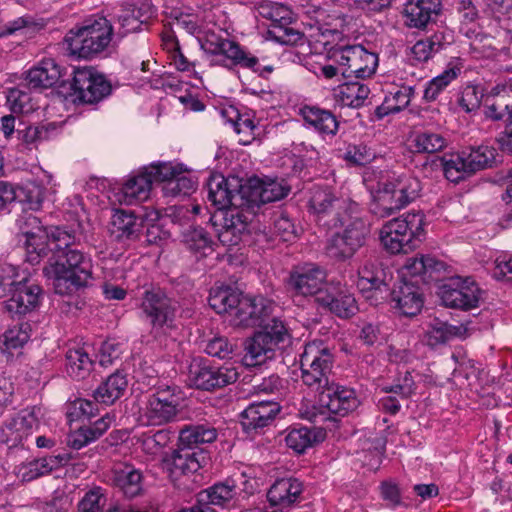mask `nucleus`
<instances>
[{
	"instance_id": "1",
	"label": "nucleus",
	"mask_w": 512,
	"mask_h": 512,
	"mask_svg": "<svg viewBox=\"0 0 512 512\" xmlns=\"http://www.w3.org/2000/svg\"><path fill=\"white\" fill-rule=\"evenodd\" d=\"M25 236L26 257L32 265L52 253L43 273L52 280L57 294L70 295L89 285L92 261L77 249L75 234L60 227L37 226L35 231H26Z\"/></svg>"
},
{
	"instance_id": "2",
	"label": "nucleus",
	"mask_w": 512,
	"mask_h": 512,
	"mask_svg": "<svg viewBox=\"0 0 512 512\" xmlns=\"http://www.w3.org/2000/svg\"><path fill=\"white\" fill-rule=\"evenodd\" d=\"M329 223L328 229L342 228L327 239L326 255L338 262L351 259L365 245L370 234L367 223L358 215V210L337 215Z\"/></svg>"
},
{
	"instance_id": "3",
	"label": "nucleus",
	"mask_w": 512,
	"mask_h": 512,
	"mask_svg": "<svg viewBox=\"0 0 512 512\" xmlns=\"http://www.w3.org/2000/svg\"><path fill=\"white\" fill-rule=\"evenodd\" d=\"M422 185L410 174L389 176L379 181L374 192L371 211L379 218H387L414 202L421 193Z\"/></svg>"
},
{
	"instance_id": "4",
	"label": "nucleus",
	"mask_w": 512,
	"mask_h": 512,
	"mask_svg": "<svg viewBox=\"0 0 512 512\" xmlns=\"http://www.w3.org/2000/svg\"><path fill=\"white\" fill-rule=\"evenodd\" d=\"M113 34V26L107 18L99 16L87 20L82 27L67 34V50L79 59H94L106 51Z\"/></svg>"
},
{
	"instance_id": "5",
	"label": "nucleus",
	"mask_w": 512,
	"mask_h": 512,
	"mask_svg": "<svg viewBox=\"0 0 512 512\" xmlns=\"http://www.w3.org/2000/svg\"><path fill=\"white\" fill-rule=\"evenodd\" d=\"M423 235L424 215L421 212H409L389 220L380 230L381 243L392 254L412 251Z\"/></svg>"
},
{
	"instance_id": "6",
	"label": "nucleus",
	"mask_w": 512,
	"mask_h": 512,
	"mask_svg": "<svg viewBox=\"0 0 512 512\" xmlns=\"http://www.w3.org/2000/svg\"><path fill=\"white\" fill-rule=\"evenodd\" d=\"M182 413V396L178 386H159L146 397L141 413L143 424L162 426L176 422Z\"/></svg>"
},
{
	"instance_id": "7",
	"label": "nucleus",
	"mask_w": 512,
	"mask_h": 512,
	"mask_svg": "<svg viewBox=\"0 0 512 512\" xmlns=\"http://www.w3.org/2000/svg\"><path fill=\"white\" fill-rule=\"evenodd\" d=\"M140 310L141 317L153 329H172L175 327L179 302L170 298L160 288H150L146 289L143 293Z\"/></svg>"
},
{
	"instance_id": "8",
	"label": "nucleus",
	"mask_w": 512,
	"mask_h": 512,
	"mask_svg": "<svg viewBox=\"0 0 512 512\" xmlns=\"http://www.w3.org/2000/svg\"><path fill=\"white\" fill-rule=\"evenodd\" d=\"M486 118L493 121L503 120L506 126L503 132L497 137V142L503 151L512 152V79L497 84L492 88L486 99L484 112Z\"/></svg>"
},
{
	"instance_id": "9",
	"label": "nucleus",
	"mask_w": 512,
	"mask_h": 512,
	"mask_svg": "<svg viewBox=\"0 0 512 512\" xmlns=\"http://www.w3.org/2000/svg\"><path fill=\"white\" fill-rule=\"evenodd\" d=\"M258 13L271 21L266 39L281 45H295L302 39L301 32L289 27L293 21V12L288 6L278 2H263L258 7Z\"/></svg>"
},
{
	"instance_id": "10",
	"label": "nucleus",
	"mask_w": 512,
	"mask_h": 512,
	"mask_svg": "<svg viewBox=\"0 0 512 512\" xmlns=\"http://www.w3.org/2000/svg\"><path fill=\"white\" fill-rule=\"evenodd\" d=\"M310 194V211L316 216L318 224L326 228L329 227L328 222H331L337 215L351 210H359L356 202L337 196L328 186L315 185L311 188Z\"/></svg>"
},
{
	"instance_id": "11",
	"label": "nucleus",
	"mask_w": 512,
	"mask_h": 512,
	"mask_svg": "<svg viewBox=\"0 0 512 512\" xmlns=\"http://www.w3.org/2000/svg\"><path fill=\"white\" fill-rule=\"evenodd\" d=\"M330 59L345 66L349 78L371 77L378 67V55L362 45H347L332 51Z\"/></svg>"
},
{
	"instance_id": "12",
	"label": "nucleus",
	"mask_w": 512,
	"mask_h": 512,
	"mask_svg": "<svg viewBox=\"0 0 512 512\" xmlns=\"http://www.w3.org/2000/svg\"><path fill=\"white\" fill-rule=\"evenodd\" d=\"M41 409L33 406L22 409L5 420L0 427V443L9 449L23 446L39 427Z\"/></svg>"
},
{
	"instance_id": "13",
	"label": "nucleus",
	"mask_w": 512,
	"mask_h": 512,
	"mask_svg": "<svg viewBox=\"0 0 512 512\" xmlns=\"http://www.w3.org/2000/svg\"><path fill=\"white\" fill-rule=\"evenodd\" d=\"M239 372L232 363L215 365L208 361H200L191 366L190 379L193 385L203 391H215L235 383Z\"/></svg>"
},
{
	"instance_id": "14",
	"label": "nucleus",
	"mask_w": 512,
	"mask_h": 512,
	"mask_svg": "<svg viewBox=\"0 0 512 512\" xmlns=\"http://www.w3.org/2000/svg\"><path fill=\"white\" fill-rule=\"evenodd\" d=\"M207 461L203 449L186 448L177 443V447L162 458V468L169 479L176 483L183 477L197 473Z\"/></svg>"
},
{
	"instance_id": "15",
	"label": "nucleus",
	"mask_w": 512,
	"mask_h": 512,
	"mask_svg": "<svg viewBox=\"0 0 512 512\" xmlns=\"http://www.w3.org/2000/svg\"><path fill=\"white\" fill-rule=\"evenodd\" d=\"M438 294L446 307L470 310L478 307L481 289L470 278H451L439 286Z\"/></svg>"
},
{
	"instance_id": "16",
	"label": "nucleus",
	"mask_w": 512,
	"mask_h": 512,
	"mask_svg": "<svg viewBox=\"0 0 512 512\" xmlns=\"http://www.w3.org/2000/svg\"><path fill=\"white\" fill-rule=\"evenodd\" d=\"M289 190L286 184L277 179L254 177L242 185V197L247 202L246 209L256 215L262 205L283 199Z\"/></svg>"
},
{
	"instance_id": "17",
	"label": "nucleus",
	"mask_w": 512,
	"mask_h": 512,
	"mask_svg": "<svg viewBox=\"0 0 512 512\" xmlns=\"http://www.w3.org/2000/svg\"><path fill=\"white\" fill-rule=\"evenodd\" d=\"M357 287L363 296L373 305H377L382 292L387 290L386 272L376 256L366 257L358 268Z\"/></svg>"
},
{
	"instance_id": "18",
	"label": "nucleus",
	"mask_w": 512,
	"mask_h": 512,
	"mask_svg": "<svg viewBox=\"0 0 512 512\" xmlns=\"http://www.w3.org/2000/svg\"><path fill=\"white\" fill-rule=\"evenodd\" d=\"M326 271L315 263H304L295 266L287 280L288 289L295 295L313 296L316 298L324 291L322 285L326 280Z\"/></svg>"
},
{
	"instance_id": "19",
	"label": "nucleus",
	"mask_w": 512,
	"mask_h": 512,
	"mask_svg": "<svg viewBox=\"0 0 512 512\" xmlns=\"http://www.w3.org/2000/svg\"><path fill=\"white\" fill-rule=\"evenodd\" d=\"M71 88L80 102L93 104L110 94L111 86L105 78L90 68L74 71Z\"/></svg>"
},
{
	"instance_id": "20",
	"label": "nucleus",
	"mask_w": 512,
	"mask_h": 512,
	"mask_svg": "<svg viewBox=\"0 0 512 512\" xmlns=\"http://www.w3.org/2000/svg\"><path fill=\"white\" fill-rule=\"evenodd\" d=\"M274 308V302L263 296H242L233 323L242 328L262 326L272 316Z\"/></svg>"
},
{
	"instance_id": "21",
	"label": "nucleus",
	"mask_w": 512,
	"mask_h": 512,
	"mask_svg": "<svg viewBox=\"0 0 512 512\" xmlns=\"http://www.w3.org/2000/svg\"><path fill=\"white\" fill-rule=\"evenodd\" d=\"M242 185H236L238 189H231L229 179L218 174L210 177L207 183V199L218 210H237L246 207L245 198L242 197Z\"/></svg>"
},
{
	"instance_id": "22",
	"label": "nucleus",
	"mask_w": 512,
	"mask_h": 512,
	"mask_svg": "<svg viewBox=\"0 0 512 512\" xmlns=\"http://www.w3.org/2000/svg\"><path fill=\"white\" fill-rule=\"evenodd\" d=\"M317 302L340 318H349L358 311L355 297L340 282L328 283L318 295Z\"/></svg>"
},
{
	"instance_id": "23",
	"label": "nucleus",
	"mask_w": 512,
	"mask_h": 512,
	"mask_svg": "<svg viewBox=\"0 0 512 512\" xmlns=\"http://www.w3.org/2000/svg\"><path fill=\"white\" fill-rule=\"evenodd\" d=\"M394 307L404 316H416L424 304L418 280H400L391 292Z\"/></svg>"
},
{
	"instance_id": "24",
	"label": "nucleus",
	"mask_w": 512,
	"mask_h": 512,
	"mask_svg": "<svg viewBox=\"0 0 512 512\" xmlns=\"http://www.w3.org/2000/svg\"><path fill=\"white\" fill-rule=\"evenodd\" d=\"M320 403L330 413L344 417L355 411L360 401L354 389L331 383L328 389L322 390Z\"/></svg>"
},
{
	"instance_id": "25",
	"label": "nucleus",
	"mask_w": 512,
	"mask_h": 512,
	"mask_svg": "<svg viewBox=\"0 0 512 512\" xmlns=\"http://www.w3.org/2000/svg\"><path fill=\"white\" fill-rule=\"evenodd\" d=\"M256 215L246 207L243 209L230 210L226 213L224 224L218 233L219 241L225 246L239 244Z\"/></svg>"
},
{
	"instance_id": "26",
	"label": "nucleus",
	"mask_w": 512,
	"mask_h": 512,
	"mask_svg": "<svg viewBox=\"0 0 512 512\" xmlns=\"http://www.w3.org/2000/svg\"><path fill=\"white\" fill-rule=\"evenodd\" d=\"M444 262L437 260L430 255H417L408 258L402 267L401 280L416 278L419 283H426L432 280H439L440 275L445 271Z\"/></svg>"
},
{
	"instance_id": "27",
	"label": "nucleus",
	"mask_w": 512,
	"mask_h": 512,
	"mask_svg": "<svg viewBox=\"0 0 512 512\" xmlns=\"http://www.w3.org/2000/svg\"><path fill=\"white\" fill-rule=\"evenodd\" d=\"M41 292L40 286L23 278L11 290V296L6 301V308L10 313L25 315L39 305Z\"/></svg>"
},
{
	"instance_id": "28",
	"label": "nucleus",
	"mask_w": 512,
	"mask_h": 512,
	"mask_svg": "<svg viewBox=\"0 0 512 512\" xmlns=\"http://www.w3.org/2000/svg\"><path fill=\"white\" fill-rule=\"evenodd\" d=\"M279 412L280 406L275 401L253 402L241 413V425L247 433L257 432L269 426Z\"/></svg>"
},
{
	"instance_id": "29",
	"label": "nucleus",
	"mask_w": 512,
	"mask_h": 512,
	"mask_svg": "<svg viewBox=\"0 0 512 512\" xmlns=\"http://www.w3.org/2000/svg\"><path fill=\"white\" fill-rule=\"evenodd\" d=\"M442 9L441 0H408L403 16L409 28L424 29L434 21Z\"/></svg>"
},
{
	"instance_id": "30",
	"label": "nucleus",
	"mask_w": 512,
	"mask_h": 512,
	"mask_svg": "<svg viewBox=\"0 0 512 512\" xmlns=\"http://www.w3.org/2000/svg\"><path fill=\"white\" fill-rule=\"evenodd\" d=\"M303 491L302 483L296 478L277 479L267 492L268 502L272 507H279L277 510L284 511L298 502Z\"/></svg>"
},
{
	"instance_id": "31",
	"label": "nucleus",
	"mask_w": 512,
	"mask_h": 512,
	"mask_svg": "<svg viewBox=\"0 0 512 512\" xmlns=\"http://www.w3.org/2000/svg\"><path fill=\"white\" fill-rule=\"evenodd\" d=\"M242 495L233 479L217 482L199 493V501H207L209 504L224 509H232Z\"/></svg>"
},
{
	"instance_id": "32",
	"label": "nucleus",
	"mask_w": 512,
	"mask_h": 512,
	"mask_svg": "<svg viewBox=\"0 0 512 512\" xmlns=\"http://www.w3.org/2000/svg\"><path fill=\"white\" fill-rule=\"evenodd\" d=\"M71 459L72 456L69 453L46 456L28 463H22L16 468V473L22 481L29 482L67 465Z\"/></svg>"
},
{
	"instance_id": "33",
	"label": "nucleus",
	"mask_w": 512,
	"mask_h": 512,
	"mask_svg": "<svg viewBox=\"0 0 512 512\" xmlns=\"http://www.w3.org/2000/svg\"><path fill=\"white\" fill-rule=\"evenodd\" d=\"M142 229V217L134 211L115 210L110 221L109 232L118 241L135 240Z\"/></svg>"
},
{
	"instance_id": "34",
	"label": "nucleus",
	"mask_w": 512,
	"mask_h": 512,
	"mask_svg": "<svg viewBox=\"0 0 512 512\" xmlns=\"http://www.w3.org/2000/svg\"><path fill=\"white\" fill-rule=\"evenodd\" d=\"M467 331L468 328L464 324L451 325L439 318H434L427 324L423 343L431 348H436L454 338L465 337Z\"/></svg>"
},
{
	"instance_id": "35",
	"label": "nucleus",
	"mask_w": 512,
	"mask_h": 512,
	"mask_svg": "<svg viewBox=\"0 0 512 512\" xmlns=\"http://www.w3.org/2000/svg\"><path fill=\"white\" fill-rule=\"evenodd\" d=\"M275 349L271 338L257 332L245 341L242 362L247 367L262 365L274 356Z\"/></svg>"
},
{
	"instance_id": "36",
	"label": "nucleus",
	"mask_w": 512,
	"mask_h": 512,
	"mask_svg": "<svg viewBox=\"0 0 512 512\" xmlns=\"http://www.w3.org/2000/svg\"><path fill=\"white\" fill-rule=\"evenodd\" d=\"M334 360L335 356L329 345L322 340H313L305 345L300 366L332 371Z\"/></svg>"
},
{
	"instance_id": "37",
	"label": "nucleus",
	"mask_w": 512,
	"mask_h": 512,
	"mask_svg": "<svg viewBox=\"0 0 512 512\" xmlns=\"http://www.w3.org/2000/svg\"><path fill=\"white\" fill-rule=\"evenodd\" d=\"M151 180L143 169L139 174L129 177L121 186L119 201L126 205L145 201L151 192Z\"/></svg>"
},
{
	"instance_id": "38",
	"label": "nucleus",
	"mask_w": 512,
	"mask_h": 512,
	"mask_svg": "<svg viewBox=\"0 0 512 512\" xmlns=\"http://www.w3.org/2000/svg\"><path fill=\"white\" fill-rule=\"evenodd\" d=\"M60 77V67L56 62L53 59H45L28 71L26 81L32 89H43L55 85Z\"/></svg>"
},
{
	"instance_id": "39",
	"label": "nucleus",
	"mask_w": 512,
	"mask_h": 512,
	"mask_svg": "<svg viewBox=\"0 0 512 512\" xmlns=\"http://www.w3.org/2000/svg\"><path fill=\"white\" fill-rule=\"evenodd\" d=\"M217 435V430L207 423L185 425L179 431L178 444L186 448L200 449V444L214 442Z\"/></svg>"
},
{
	"instance_id": "40",
	"label": "nucleus",
	"mask_w": 512,
	"mask_h": 512,
	"mask_svg": "<svg viewBox=\"0 0 512 512\" xmlns=\"http://www.w3.org/2000/svg\"><path fill=\"white\" fill-rule=\"evenodd\" d=\"M301 115L304 121L319 133L327 135L337 133L339 123L331 111L314 106H305L301 109Z\"/></svg>"
},
{
	"instance_id": "41",
	"label": "nucleus",
	"mask_w": 512,
	"mask_h": 512,
	"mask_svg": "<svg viewBox=\"0 0 512 512\" xmlns=\"http://www.w3.org/2000/svg\"><path fill=\"white\" fill-rule=\"evenodd\" d=\"M346 80L338 86L337 100L345 107L360 108L364 106L370 94L369 87L360 81Z\"/></svg>"
},
{
	"instance_id": "42",
	"label": "nucleus",
	"mask_w": 512,
	"mask_h": 512,
	"mask_svg": "<svg viewBox=\"0 0 512 512\" xmlns=\"http://www.w3.org/2000/svg\"><path fill=\"white\" fill-rule=\"evenodd\" d=\"M127 385L126 376L120 372H115L101 383L94 391L93 397L96 402L111 405L124 394Z\"/></svg>"
},
{
	"instance_id": "43",
	"label": "nucleus",
	"mask_w": 512,
	"mask_h": 512,
	"mask_svg": "<svg viewBox=\"0 0 512 512\" xmlns=\"http://www.w3.org/2000/svg\"><path fill=\"white\" fill-rule=\"evenodd\" d=\"M323 438L324 433L321 430L301 426L290 428L285 437V442L290 449L301 454L315 443L322 441Z\"/></svg>"
},
{
	"instance_id": "44",
	"label": "nucleus",
	"mask_w": 512,
	"mask_h": 512,
	"mask_svg": "<svg viewBox=\"0 0 512 512\" xmlns=\"http://www.w3.org/2000/svg\"><path fill=\"white\" fill-rule=\"evenodd\" d=\"M462 153L472 175L496 165L497 150L494 147L480 145L464 149Z\"/></svg>"
},
{
	"instance_id": "45",
	"label": "nucleus",
	"mask_w": 512,
	"mask_h": 512,
	"mask_svg": "<svg viewBox=\"0 0 512 512\" xmlns=\"http://www.w3.org/2000/svg\"><path fill=\"white\" fill-rule=\"evenodd\" d=\"M242 299L239 292L231 287L212 288L209 294L208 302L210 307L218 314L234 313L238 309V305Z\"/></svg>"
},
{
	"instance_id": "46",
	"label": "nucleus",
	"mask_w": 512,
	"mask_h": 512,
	"mask_svg": "<svg viewBox=\"0 0 512 512\" xmlns=\"http://www.w3.org/2000/svg\"><path fill=\"white\" fill-rule=\"evenodd\" d=\"M56 130L53 123L39 126H26L24 129L17 130V139L19 146L25 150L37 149L38 146L50 139L51 134Z\"/></svg>"
},
{
	"instance_id": "47",
	"label": "nucleus",
	"mask_w": 512,
	"mask_h": 512,
	"mask_svg": "<svg viewBox=\"0 0 512 512\" xmlns=\"http://www.w3.org/2000/svg\"><path fill=\"white\" fill-rule=\"evenodd\" d=\"M141 480V472L132 466H125L114 470V485L129 498H133L140 493L142 489Z\"/></svg>"
},
{
	"instance_id": "48",
	"label": "nucleus",
	"mask_w": 512,
	"mask_h": 512,
	"mask_svg": "<svg viewBox=\"0 0 512 512\" xmlns=\"http://www.w3.org/2000/svg\"><path fill=\"white\" fill-rule=\"evenodd\" d=\"M66 371L74 379H85L93 368V361L83 348L69 349L66 352Z\"/></svg>"
},
{
	"instance_id": "49",
	"label": "nucleus",
	"mask_w": 512,
	"mask_h": 512,
	"mask_svg": "<svg viewBox=\"0 0 512 512\" xmlns=\"http://www.w3.org/2000/svg\"><path fill=\"white\" fill-rule=\"evenodd\" d=\"M414 93L412 86H402L394 92L385 96L383 103L376 108L378 118H383L388 114L397 113L406 108Z\"/></svg>"
},
{
	"instance_id": "50",
	"label": "nucleus",
	"mask_w": 512,
	"mask_h": 512,
	"mask_svg": "<svg viewBox=\"0 0 512 512\" xmlns=\"http://www.w3.org/2000/svg\"><path fill=\"white\" fill-rule=\"evenodd\" d=\"M448 138L439 131L426 129L417 132L413 139L416 152L433 154L444 150L448 146Z\"/></svg>"
},
{
	"instance_id": "51",
	"label": "nucleus",
	"mask_w": 512,
	"mask_h": 512,
	"mask_svg": "<svg viewBox=\"0 0 512 512\" xmlns=\"http://www.w3.org/2000/svg\"><path fill=\"white\" fill-rule=\"evenodd\" d=\"M449 44L443 32H436L432 36L417 41L411 48L412 58L419 62H426L436 53Z\"/></svg>"
},
{
	"instance_id": "52",
	"label": "nucleus",
	"mask_w": 512,
	"mask_h": 512,
	"mask_svg": "<svg viewBox=\"0 0 512 512\" xmlns=\"http://www.w3.org/2000/svg\"><path fill=\"white\" fill-rule=\"evenodd\" d=\"M32 328L27 322H22L8 328L0 337V349L12 352L21 349L30 340Z\"/></svg>"
},
{
	"instance_id": "53",
	"label": "nucleus",
	"mask_w": 512,
	"mask_h": 512,
	"mask_svg": "<svg viewBox=\"0 0 512 512\" xmlns=\"http://www.w3.org/2000/svg\"><path fill=\"white\" fill-rule=\"evenodd\" d=\"M183 242L187 248L196 253L206 255V251H213L214 241L211 235L202 227H190L183 232Z\"/></svg>"
},
{
	"instance_id": "54",
	"label": "nucleus",
	"mask_w": 512,
	"mask_h": 512,
	"mask_svg": "<svg viewBox=\"0 0 512 512\" xmlns=\"http://www.w3.org/2000/svg\"><path fill=\"white\" fill-rule=\"evenodd\" d=\"M441 162L444 175L451 182L458 183L472 176L462 151L451 155L449 159L443 157Z\"/></svg>"
},
{
	"instance_id": "55",
	"label": "nucleus",
	"mask_w": 512,
	"mask_h": 512,
	"mask_svg": "<svg viewBox=\"0 0 512 512\" xmlns=\"http://www.w3.org/2000/svg\"><path fill=\"white\" fill-rule=\"evenodd\" d=\"M147 176L151 180V185L155 182L166 184L180 172H186L182 164L172 162H156L144 168Z\"/></svg>"
},
{
	"instance_id": "56",
	"label": "nucleus",
	"mask_w": 512,
	"mask_h": 512,
	"mask_svg": "<svg viewBox=\"0 0 512 512\" xmlns=\"http://www.w3.org/2000/svg\"><path fill=\"white\" fill-rule=\"evenodd\" d=\"M220 55L225 56L235 65H240L244 68H254L258 63L257 57L247 53L238 43L229 39H225Z\"/></svg>"
},
{
	"instance_id": "57",
	"label": "nucleus",
	"mask_w": 512,
	"mask_h": 512,
	"mask_svg": "<svg viewBox=\"0 0 512 512\" xmlns=\"http://www.w3.org/2000/svg\"><path fill=\"white\" fill-rule=\"evenodd\" d=\"M459 73L460 68L457 66H449L446 68L441 74L427 83L424 90V98L427 101H434L441 91H443Z\"/></svg>"
},
{
	"instance_id": "58",
	"label": "nucleus",
	"mask_w": 512,
	"mask_h": 512,
	"mask_svg": "<svg viewBox=\"0 0 512 512\" xmlns=\"http://www.w3.org/2000/svg\"><path fill=\"white\" fill-rule=\"evenodd\" d=\"M196 188V182L185 172H180L172 180L163 185V193L167 197L187 196Z\"/></svg>"
},
{
	"instance_id": "59",
	"label": "nucleus",
	"mask_w": 512,
	"mask_h": 512,
	"mask_svg": "<svg viewBox=\"0 0 512 512\" xmlns=\"http://www.w3.org/2000/svg\"><path fill=\"white\" fill-rule=\"evenodd\" d=\"M301 372L303 383L316 391H320V393L322 390L328 389V387L331 386L329 376L332 371L330 370H325L323 368L317 369L311 366H301Z\"/></svg>"
},
{
	"instance_id": "60",
	"label": "nucleus",
	"mask_w": 512,
	"mask_h": 512,
	"mask_svg": "<svg viewBox=\"0 0 512 512\" xmlns=\"http://www.w3.org/2000/svg\"><path fill=\"white\" fill-rule=\"evenodd\" d=\"M376 156L375 150L364 143L349 145L344 153L345 161L354 166L370 164Z\"/></svg>"
},
{
	"instance_id": "61",
	"label": "nucleus",
	"mask_w": 512,
	"mask_h": 512,
	"mask_svg": "<svg viewBox=\"0 0 512 512\" xmlns=\"http://www.w3.org/2000/svg\"><path fill=\"white\" fill-rule=\"evenodd\" d=\"M96 412L97 408L92 401L81 398L74 400L66 408V416L71 422L90 419L96 415Z\"/></svg>"
},
{
	"instance_id": "62",
	"label": "nucleus",
	"mask_w": 512,
	"mask_h": 512,
	"mask_svg": "<svg viewBox=\"0 0 512 512\" xmlns=\"http://www.w3.org/2000/svg\"><path fill=\"white\" fill-rule=\"evenodd\" d=\"M30 95L20 87L11 88L7 93V104L13 113H28L33 107Z\"/></svg>"
},
{
	"instance_id": "63",
	"label": "nucleus",
	"mask_w": 512,
	"mask_h": 512,
	"mask_svg": "<svg viewBox=\"0 0 512 512\" xmlns=\"http://www.w3.org/2000/svg\"><path fill=\"white\" fill-rule=\"evenodd\" d=\"M171 434L172 432L169 429H160L153 435L143 438V451L150 455L157 454L163 448L168 446L171 441Z\"/></svg>"
},
{
	"instance_id": "64",
	"label": "nucleus",
	"mask_w": 512,
	"mask_h": 512,
	"mask_svg": "<svg viewBox=\"0 0 512 512\" xmlns=\"http://www.w3.org/2000/svg\"><path fill=\"white\" fill-rule=\"evenodd\" d=\"M261 327H264V331H259L260 334H266L271 338L273 346L277 348L280 344L286 342L289 337L288 331L282 321L275 317L269 318Z\"/></svg>"
}]
</instances>
